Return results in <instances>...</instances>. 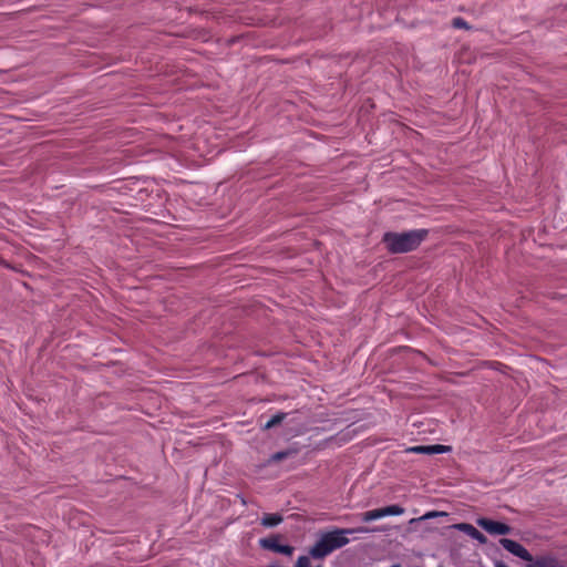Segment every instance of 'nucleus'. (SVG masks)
Returning a JSON list of instances; mask_svg holds the SVG:
<instances>
[{"label": "nucleus", "instance_id": "f257e3e1", "mask_svg": "<svg viewBox=\"0 0 567 567\" xmlns=\"http://www.w3.org/2000/svg\"><path fill=\"white\" fill-rule=\"evenodd\" d=\"M355 532L365 533L368 529L363 527L357 529L336 528L333 530L321 534L313 546L309 548V556L313 559L326 558L336 549L348 545L350 540L347 535L353 534Z\"/></svg>", "mask_w": 567, "mask_h": 567}, {"label": "nucleus", "instance_id": "f03ea898", "mask_svg": "<svg viewBox=\"0 0 567 567\" xmlns=\"http://www.w3.org/2000/svg\"><path fill=\"white\" fill-rule=\"evenodd\" d=\"M426 229H413L404 233H385L383 243L392 254H404L415 250L427 237Z\"/></svg>", "mask_w": 567, "mask_h": 567}, {"label": "nucleus", "instance_id": "7ed1b4c3", "mask_svg": "<svg viewBox=\"0 0 567 567\" xmlns=\"http://www.w3.org/2000/svg\"><path fill=\"white\" fill-rule=\"evenodd\" d=\"M405 509L400 505H389L381 508L364 512L360 515L362 522H372L386 516H399L404 514Z\"/></svg>", "mask_w": 567, "mask_h": 567}, {"label": "nucleus", "instance_id": "20e7f679", "mask_svg": "<svg viewBox=\"0 0 567 567\" xmlns=\"http://www.w3.org/2000/svg\"><path fill=\"white\" fill-rule=\"evenodd\" d=\"M260 546L264 549L282 554L286 556H291L293 554L295 548L290 545H284L280 544V537L279 536H269L266 538H261L259 540Z\"/></svg>", "mask_w": 567, "mask_h": 567}, {"label": "nucleus", "instance_id": "39448f33", "mask_svg": "<svg viewBox=\"0 0 567 567\" xmlns=\"http://www.w3.org/2000/svg\"><path fill=\"white\" fill-rule=\"evenodd\" d=\"M477 525L491 535H508L512 532L509 525L485 517L477 519Z\"/></svg>", "mask_w": 567, "mask_h": 567}, {"label": "nucleus", "instance_id": "423d86ee", "mask_svg": "<svg viewBox=\"0 0 567 567\" xmlns=\"http://www.w3.org/2000/svg\"><path fill=\"white\" fill-rule=\"evenodd\" d=\"M499 544L504 549H506L514 556L519 557L520 559H523L525 561L533 560L532 554L519 543H517L513 539H509V538H501Z\"/></svg>", "mask_w": 567, "mask_h": 567}, {"label": "nucleus", "instance_id": "0eeeda50", "mask_svg": "<svg viewBox=\"0 0 567 567\" xmlns=\"http://www.w3.org/2000/svg\"><path fill=\"white\" fill-rule=\"evenodd\" d=\"M454 527L457 530L465 533L466 535H468L470 537H472L473 539L477 540L481 544H485L487 540L486 537L478 529H476L473 525L468 523H460L456 524Z\"/></svg>", "mask_w": 567, "mask_h": 567}, {"label": "nucleus", "instance_id": "6e6552de", "mask_svg": "<svg viewBox=\"0 0 567 567\" xmlns=\"http://www.w3.org/2000/svg\"><path fill=\"white\" fill-rule=\"evenodd\" d=\"M527 567H564L559 561L551 556H540L536 559L533 558Z\"/></svg>", "mask_w": 567, "mask_h": 567}, {"label": "nucleus", "instance_id": "1a4fd4ad", "mask_svg": "<svg viewBox=\"0 0 567 567\" xmlns=\"http://www.w3.org/2000/svg\"><path fill=\"white\" fill-rule=\"evenodd\" d=\"M282 522V516L279 514H265L261 518V525L265 527H275Z\"/></svg>", "mask_w": 567, "mask_h": 567}, {"label": "nucleus", "instance_id": "9d476101", "mask_svg": "<svg viewBox=\"0 0 567 567\" xmlns=\"http://www.w3.org/2000/svg\"><path fill=\"white\" fill-rule=\"evenodd\" d=\"M286 413H277L275 414L271 419H269L266 424H265V429H271L278 424H280L285 417H286Z\"/></svg>", "mask_w": 567, "mask_h": 567}, {"label": "nucleus", "instance_id": "9b49d317", "mask_svg": "<svg viewBox=\"0 0 567 567\" xmlns=\"http://www.w3.org/2000/svg\"><path fill=\"white\" fill-rule=\"evenodd\" d=\"M450 450V446L442 445V444H435V445H426V453L427 454H440L445 453Z\"/></svg>", "mask_w": 567, "mask_h": 567}, {"label": "nucleus", "instance_id": "f8f14e48", "mask_svg": "<svg viewBox=\"0 0 567 567\" xmlns=\"http://www.w3.org/2000/svg\"><path fill=\"white\" fill-rule=\"evenodd\" d=\"M452 25L456 29H470L468 23L460 17L453 19Z\"/></svg>", "mask_w": 567, "mask_h": 567}, {"label": "nucleus", "instance_id": "ddd939ff", "mask_svg": "<svg viewBox=\"0 0 567 567\" xmlns=\"http://www.w3.org/2000/svg\"><path fill=\"white\" fill-rule=\"evenodd\" d=\"M295 567H310V558L309 556H300L297 559Z\"/></svg>", "mask_w": 567, "mask_h": 567}, {"label": "nucleus", "instance_id": "4468645a", "mask_svg": "<svg viewBox=\"0 0 567 567\" xmlns=\"http://www.w3.org/2000/svg\"><path fill=\"white\" fill-rule=\"evenodd\" d=\"M288 455H289V452L280 451V452L275 453V454L271 456V461H274V462H280V461L285 460L286 457H288Z\"/></svg>", "mask_w": 567, "mask_h": 567}, {"label": "nucleus", "instance_id": "2eb2a0df", "mask_svg": "<svg viewBox=\"0 0 567 567\" xmlns=\"http://www.w3.org/2000/svg\"><path fill=\"white\" fill-rule=\"evenodd\" d=\"M411 451L415 452V453H426V446H424V445L414 446L411 449Z\"/></svg>", "mask_w": 567, "mask_h": 567}, {"label": "nucleus", "instance_id": "dca6fc26", "mask_svg": "<svg viewBox=\"0 0 567 567\" xmlns=\"http://www.w3.org/2000/svg\"><path fill=\"white\" fill-rule=\"evenodd\" d=\"M436 515H437V513H434V512H433V513H429V514H426L424 517H425V518H429V517H433V516H436Z\"/></svg>", "mask_w": 567, "mask_h": 567}, {"label": "nucleus", "instance_id": "f3484780", "mask_svg": "<svg viewBox=\"0 0 567 567\" xmlns=\"http://www.w3.org/2000/svg\"><path fill=\"white\" fill-rule=\"evenodd\" d=\"M495 567H507V566H506L505 564H503V563H497V564L495 565Z\"/></svg>", "mask_w": 567, "mask_h": 567}, {"label": "nucleus", "instance_id": "a211bd4d", "mask_svg": "<svg viewBox=\"0 0 567 567\" xmlns=\"http://www.w3.org/2000/svg\"><path fill=\"white\" fill-rule=\"evenodd\" d=\"M391 567H401V566H400V565H393V566H391Z\"/></svg>", "mask_w": 567, "mask_h": 567}, {"label": "nucleus", "instance_id": "6ab92c4d", "mask_svg": "<svg viewBox=\"0 0 567 567\" xmlns=\"http://www.w3.org/2000/svg\"><path fill=\"white\" fill-rule=\"evenodd\" d=\"M317 567H322V566H317Z\"/></svg>", "mask_w": 567, "mask_h": 567}]
</instances>
